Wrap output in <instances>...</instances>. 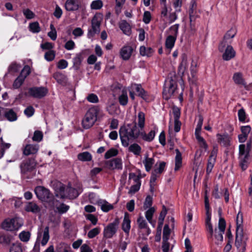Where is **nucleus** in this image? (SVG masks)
Wrapping results in <instances>:
<instances>
[{"label": "nucleus", "mask_w": 252, "mask_h": 252, "mask_svg": "<svg viewBox=\"0 0 252 252\" xmlns=\"http://www.w3.org/2000/svg\"><path fill=\"white\" fill-rule=\"evenodd\" d=\"M119 134L122 144L124 147H127L129 142L139 137L144 141L151 142L155 136L154 130H152L148 134H146L143 129H140L138 128L136 123L128 124L121 127L119 130Z\"/></svg>", "instance_id": "f257e3e1"}, {"label": "nucleus", "mask_w": 252, "mask_h": 252, "mask_svg": "<svg viewBox=\"0 0 252 252\" xmlns=\"http://www.w3.org/2000/svg\"><path fill=\"white\" fill-rule=\"evenodd\" d=\"M55 195L60 198H75L78 195L77 191L70 186H64L62 183L58 182L55 187Z\"/></svg>", "instance_id": "f03ea898"}, {"label": "nucleus", "mask_w": 252, "mask_h": 252, "mask_svg": "<svg viewBox=\"0 0 252 252\" xmlns=\"http://www.w3.org/2000/svg\"><path fill=\"white\" fill-rule=\"evenodd\" d=\"M99 111V108L96 106L91 107L87 111L82 121V125L84 128L88 129L94 124Z\"/></svg>", "instance_id": "7ed1b4c3"}, {"label": "nucleus", "mask_w": 252, "mask_h": 252, "mask_svg": "<svg viewBox=\"0 0 252 252\" xmlns=\"http://www.w3.org/2000/svg\"><path fill=\"white\" fill-rule=\"evenodd\" d=\"M23 224L22 220L19 218L7 219L2 223V227L7 231H14L17 230Z\"/></svg>", "instance_id": "20e7f679"}, {"label": "nucleus", "mask_w": 252, "mask_h": 252, "mask_svg": "<svg viewBox=\"0 0 252 252\" xmlns=\"http://www.w3.org/2000/svg\"><path fill=\"white\" fill-rule=\"evenodd\" d=\"M236 30L235 28L230 29L224 35L222 41L219 46V50L222 52L226 45H230L232 41V38L236 34Z\"/></svg>", "instance_id": "39448f33"}, {"label": "nucleus", "mask_w": 252, "mask_h": 252, "mask_svg": "<svg viewBox=\"0 0 252 252\" xmlns=\"http://www.w3.org/2000/svg\"><path fill=\"white\" fill-rule=\"evenodd\" d=\"M247 237L243 230H236L235 246L239 251H245Z\"/></svg>", "instance_id": "423d86ee"}, {"label": "nucleus", "mask_w": 252, "mask_h": 252, "mask_svg": "<svg viewBox=\"0 0 252 252\" xmlns=\"http://www.w3.org/2000/svg\"><path fill=\"white\" fill-rule=\"evenodd\" d=\"M119 224V221L118 219H115L113 222L107 225L104 229V237L107 239L112 238L117 231Z\"/></svg>", "instance_id": "0eeeda50"}, {"label": "nucleus", "mask_w": 252, "mask_h": 252, "mask_svg": "<svg viewBox=\"0 0 252 252\" xmlns=\"http://www.w3.org/2000/svg\"><path fill=\"white\" fill-rule=\"evenodd\" d=\"M176 88V84L173 80L166 82L163 91V97L166 99H169L174 94Z\"/></svg>", "instance_id": "6e6552de"}, {"label": "nucleus", "mask_w": 252, "mask_h": 252, "mask_svg": "<svg viewBox=\"0 0 252 252\" xmlns=\"http://www.w3.org/2000/svg\"><path fill=\"white\" fill-rule=\"evenodd\" d=\"M29 94L34 98H41L45 96L48 93V90L44 87H33L29 89Z\"/></svg>", "instance_id": "1a4fd4ad"}, {"label": "nucleus", "mask_w": 252, "mask_h": 252, "mask_svg": "<svg viewBox=\"0 0 252 252\" xmlns=\"http://www.w3.org/2000/svg\"><path fill=\"white\" fill-rule=\"evenodd\" d=\"M34 192L37 197L43 201H47L50 197L49 190L41 186L35 188Z\"/></svg>", "instance_id": "9d476101"}, {"label": "nucleus", "mask_w": 252, "mask_h": 252, "mask_svg": "<svg viewBox=\"0 0 252 252\" xmlns=\"http://www.w3.org/2000/svg\"><path fill=\"white\" fill-rule=\"evenodd\" d=\"M49 228L46 226L43 230L38 232L37 241L41 243L42 246H44L47 244L49 240Z\"/></svg>", "instance_id": "9b49d317"}, {"label": "nucleus", "mask_w": 252, "mask_h": 252, "mask_svg": "<svg viewBox=\"0 0 252 252\" xmlns=\"http://www.w3.org/2000/svg\"><path fill=\"white\" fill-rule=\"evenodd\" d=\"M222 52H224L222 56V59L226 61L231 60L234 58L236 55L235 50L230 45H226Z\"/></svg>", "instance_id": "f8f14e48"}, {"label": "nucleus", "mask_w": 252, "mask_h": 252, "mask_svg": "<svg viewBox=\"0 0 252 252\" xmlns=\"http://www.w3.org/2000/svg\"><path fill=\"white\" fill-rule=\"evenodd\" d=\"M100 20L99 17L95 15L92 21V31L90 30L88 33V36H93L95 33L100 31Z\"/></svg>", "instance_id": "ddd939ff"}, {"label": "nucleus", "mask_w": 252, "mask_h": 252, "mask_svg": "<svg viewBox=\"0 0 252 252\" xmlns=\"http://www.w3.org/2000/svg\"><path fill=\"white\" fill-rule=\"evenodd\" d=\"M106 167L110 170L115 169H122V160L119 158H115L112 160H108L105 162Z\"/></svg>", "instance_id": "4468645a"}, {"label": "nucleus", "mask_w": 252, "mask_h": 252, "mask_svg": "<svg viewBox=\"0 0 252 252\" xmlns=\"http://www.w3.org/2000/svg\"><path fill=\"white\" fill-rule=\"evenodd\" d=\"M80 7V2L79 0H66L64 4V7L68 11L77 10Z\"/></svg>", "instance_id": "2eb2a0df"}, {"label": "nucleus", "mask_w": 252, "mask_h": 252, "mask_svg": "<svg viewBox=\"0 0 252 252\" xmlns=\"http://www.w3.org/2000/svg\"><path fill=\"white\" fill-rule=\"evenodd\" d=\"M36 166V162L34 159H29L23 162L21 165L22 171L26 172L32 170Z\"/></svg>", "instance_id": "dca6fc26"}, {"label": "nucleus", "mask_w": 252, "mask_h": 252, "mask_svg": "<svg viewBox=\"0 0 252 252\" xmlns=\"http://www.w3.org/2000/svg\"><path fill=\"white\" fill-rule=\"evenodd\" d=\"M133 48L130 46L123 47L120 51V56L124 60H127L131 56Z\"/></svg>", "instance_id": "f3484780"}, {"label": "nucleus", "mask_w": 252, "mask_h": 252, "mask_svg": "<svg viewBox=\"0 0 252 252\" xmlns=\"http://www.w3.org/2000/svg\"><path fill=\"white\" fill-rule=\"evenodd\" d=\"M39 149V146L37 145L28 144L23 150V154L26 156L33 155L36 154Z\"/></svg>", "instance_id": "a211bd4d"}, {"label": "nucleus", "mask_w": 252, "mask_h": 252, "mask_svg": "<svg viewBox=\"0 0 252 252\" xmlns=\"http://www.w3.org/2000/svg\"><path fill=\"white\" fill-rule=\"evenodd\" d=\"M217 137L218 138V142L223 146H227L230 145L231 138L228 134H217Z\"/></svg>", "instance_id": "6ab92c4d"}, {"label": "nucleus", "mask_w": 252, "mask_h": 252, "mask_svg": "<svg viewBox=\"0 0 252 252\" xmlns=\"http://www.w3.org/2000/svg\"><path fill=\"white\" fill-rule=\"evenodd\" d=\"M241 129L242 134L239 135L238 138L239 142L243 143L246 140L248 134L251 131V128L249 126H243L241 127Z\"/></svg>", "instance_id": "aec40b11"}, {"label": "nucleus", "mask_w": 252, "mask_h": 252, "mask_svg": "<svg viewBox=\"0 0 252 252\" xmlns=\"http://www.w3.org/2000/svg\"><path fill=\"white\" fill-rule=\"evenodd\" d=\"M197 8V3L194 0H192L189 4V15L190 22L194 21L196 19L195 13Z\"/></svg>", "instance_id": "412c9836"}, {"label": "nucleus", "mask_w": 252, "mask_h": 252, "mask_svg": "<svg viewBox=\"0 0 252 252\" xmlns=\"http://www.w3.org/2000/svg\"><path fill=\"white\" fill-rule=\"evenodd\" d=\"M25 210L27 212H31L34 214H36L40 211V207L33 202H28L25 206Z\"/></svg>", "instance_id": "4be33fe9"}, {"label": "nucleus", "mask_w": 252, "mask_h": 252, "mask_svg": "<svg viewBox=\"0 0 252 252\" xmlns=\"http://www.w3.org/2000/svg\"><path fill=\"white\" fill-rule=\"evenodd\" d=\"M119 26L124 34L127 35H129L131 34L130 26L126 20L120 21L119 23Z\"/></svg>", "instance_id": "5701e85b"}, {"label": "nucleus", "mask_w": 252, "mask_h": 252, "mask_svg": "<svg viewBox=\"0 0 252 252\" xmlns=\"http://www.w3.org/2000/svg\"><path fill=\"white\" fill-rule=\"evenodd\" d=\"M130 89L132 90V91H135L138 93V96L143 99H145L146 96V93L140 85L132 84L130 87Z\"/></svg>", "instance_id": "b1692460"}, {"label": "nucleus", "mask_w": 252, "mask_h": 252, "mask_svg": "<svg viewBox=\"0 0 252 252\" xmlns=\"http://www.w3.org/2000/svg\"><path fill=\"white\" fill-rule=\"evenodd\" d=\"M130 228V220L128 214L125 213L124 220L122 223V229L126 233H128Z\"/></svg>", "instance_id": "393cba45"}, {"label": "nucleus", "mask_w": 252, "mask_h": 252, "mask_svg": "<svg viewBox=\"0 0 252 252\" xmlns=\"http://www.w3.org/2000/svg\"><path fill=\"white\" fill-rule=\"evenodd\" d=\"M176 157H175V171L178 170L182 166V157L181 152L178 149L175 150Z\"/></svg>", "instance_id": "a878e982"}, {"label": "nucleus", "mask_w": 252, "mask_h": 252, "mask_svg": "<svg viewBox=\"0 0 252 252\" xmlns=\"http://www.w3.org/2000/svg\"><path fill=\"white\" fill-rule=\"evenodd\" d=\"M155 212V209L154 207H150L145 212V217L147 220L152 224L153 226H155L156 224V221H153L152 218L154 213Z\"/></svg>", "instance_id": "bb28decb"}, {"label": "nucleus", "mask_w": 252, "mask_h": 252, "mask_svg": "<svg viewBox=\"0 0 252 252\" xmlns=\"http://www.w3.org/2000/svg\"><path fill=\"white\" fill-rule=\"evenodd\" d=\"M146 170L148 172L150 171L153 165L155 162V160L153 158H150L148 157V155H145V159L143 161Z\"/></svg>", "instance_id": "cd10ccee"}, {"label": "nucleus", "mask_w": 252, "mask_h": 252, "mask_svg": "<svg viewBox=\"0 0 252 252\" xmlns=\"http://www.w3.org/2000/svg\"><path fill=\"white\" fill-rule=\"evenodd\" d=\"M187 67V56L186 54L182 55V61L179 66V72L184 74Z\"/></svg>", "instance_id": "c85d7f7f"}, {"label": "nucleus", "mask_w": 252, "mask_h": 252, "mask_svg": "<svg viewBox=\"0 0 252 252\" xmlns=\"http://www.w3.org/2000/svg\"><path fill=\"white\" fill-rule=\"evenodd\" d=\"M78 159L82 161H90L92 159V155L88 152L79 153L77 155Z\"/></svg>", "instance_id": "c756f323"}, {"label": "nucleus", "mask_w": 252, "mask_h": 252, "mask_svg": "<svg viewBox=\"0 0 252 252\" xmlns=\"http://www.w3.org/2000/svg\"><path fill=\"white\" fill-rule=\"evenodd\" d=\"M56 250L57 252H71L70 246L64 243H61L58 245Z\"/></svg>", "instance_id": "7c9ffc66"}, {"label": "nucleus", "mask_w": 252, "mask_h": 252, "mask_svg": "<svg viewBox=\"0 0 252 252\" xmlns=\"http://www.w3.org/2000/svg\"><path fill=\"white\" fill-rule=\"evenodd\" d=\"M119 101L121 105L125 106L128 102V96L127 92L125 89L122 91L121 94L119 96Z\"/></svg>", "instance_id": "2f4dec72"}, {"label": "nucleus", "mask_w": 252, "mask_h": 252, "mask_svg": "<svg viewBox=\"0 0 252 252\" xmlns=\"http://www.w3.org/2000/svg\"><path fill=\"white\" fill-rule=\"evenodd\" d=\"M4 116L9 121H14L17 120L16 114L12 109H6L4 112Z\"/></svg>", "instance_id": "473e14b6"}, {"label": "nucleus", "mask_w": 252, "mask_h": 252, "mask_svg": "<svg viewBox=\"0 0 252 252\" xmlns=\"http://www.w3.org/2000/svg\"><path fill=\"white\" fill-rule=\"evenodd\" d=\"M243 214L241 212L239 211L236 217V230H243Z\"/></svg>", "instance_id": "72a5a7b5"}, {"label": "nucleus", "mask_w": 252, "mask_h": 252, "mask_svg": "<svg viewBox=\"0 0 252 252\" xmlns=\"http://www.w3.org/2000/svg\"><path fill=\"white\" fill-rule=\"evenodd\" d=\"M145 116L142 112H139L138 114V128L142 129L145 126Z\"/></svg>", "instance_id": "f704fd0d"}, {"label": "nucleus", "mask_w": 252, "mask_h": 252, "mask_svg": "<svg viewBox=\"0 0 252 252\" xmlns=\"http://www.w3.org/2000/svg\"><path fill=\"white\" fill-rule=\"evenodd\" d=\"M176 39V37L174 36L169 35L167 36L165 41V46L166 48L169 50V51L173 47Z\"/></svg>", "instance_id": "c9c22d12"}, {"label": "nucleus", "mask_w": 252, "mask_h": 252, "mask_svg": "<svg viewBox=\"0 0 252 252\" xmlns=\"http://www.w3.org/2000/svg\"><path fill=\"white\" fill-rule=\"evenodd\" d=\"M82 61V57L81 54H78L76 55V56L73 59V68L77 70L79 69L80 65L81 64V62Z\"/></svg>", "instance_id": "e433bc0d"}, {"label": "nucleus", "mask_w": 252, "mask_h": 252, "mask_svg": "<svg viewBox=\"0 0 252 252\" xmlns=\"http://www.w3.org/2000/svg\"><path fill=\"white\" fill-rule=\"evenodd\" d=\"M167 210L165 207V206H163V209L161 212L160 213L159 218H158V228L159 229V231H161V228L162 225L163 223V221L164 220V218L166 215Z\"/></svg>", "instance_id": "4c0bfd02"}, {"label": "nucleus", "mask_w": 252, "mask_h": 252, "mask_svg": "<svg viewBox=\"0 0 252 252\" xmlns=\"http://www.w3.org/2000/svg\"><path fill=\"white\" fill-rule=\"evenodd\" d=\"M239 158L240 165L243 170H245L247 168L249 163L250 156L242 157Z\"/></svg>", "instance_id": "58836bf2"}, {"label": "nucleus", "mask_w": 252, "mask_h": 252, "mask_svg": "<svg viewBox=\"0 0 252 252\" xmlns=\"http://www.w3.org/2000/svg\"><path fill=\"white\" fill-rule=\"evenodd\" d=\"M233 80L236 84H244V80L243 78L242 74L241 72L235 73L233 76Z\"/></svg>", "instance_id": "ea45409f"}, {"label": "nucleus", "mask_w": 252, "mask_h": 252, "mask_svg": "<svg viewBox=\"0 0 252 252\" xmlns=\"http://www.w3.org/2000/svg\"><path fill=\"white\" fill-rule=\"evenodd\" d=\"M128 150L136 155H139L141 153V148L137 144H133L129 147Z\"/></svg>", "instance_id": "a19ab883"}, {"label": "nucleus", "mask_w": 252, "mask_h": 252, "mask_svg": "<svg viewBox=\"0 0 252 252\" xmlns=\"http://www.w3.org/2000/svg\"><path fill=\"white\" fill-rule=\"evenodd\" d=\"M100 206L101 210L103 212H107L113 208V206L112 205L109 204V203L105 201H102V202H101L100 203Z\"/></svg>", "instance_id": "79ce46f5"}, {"label": "nucleus", "mask_w": 252, "mask_h": 252, "mask_svg": "<svg viewBox=\"0 0 252 252\" xmlns=\"http://www.w3.org/2000/svg\"><path fill=\"white\" fill-rule=\"evenodd\" d=\"M250 151L246 148L244 144H241L239 146V157H248Z\"/></svg>", "instance_id": "37998d69"}, {"label": "nucleus", "mask_w": 252, "mask_h": 252, "mask_svg": "<svg viewBox=\"0 0 252 252\" xmlns=\"http://www.w3.org/2000/svg\"><path fill=\"white\" fill-rule=\"evenodd\" d=\"M215 236L217 240L216 243L217 245H220L221 244L223 240V234L224 233V232L218 230L217 229H216L215 230Z\"/></svg>", "instance_id": "c03bdc74"}, {"label": "nucleus", "mask_w": 252, "mask_h": 252, "mask_svg": "<svg viewBox=\"0 0 252 252\" xmlns=\"http://www.w3.org/2000/svg\"><path fill=\"white\" fill-rule=\"evenodd\" d=\"M31 234L29 231H23L19 234L20 239L25 242H28L30 238Z\"/></svg>", "instance_id": "a18cd8bd"}, {"label": "nucleus", "mask_w": 252, "mask_h": 252, "mask_svg": "<svg viewBox=\"0 0 252 252\" xmlns=\"http://www.w3.org/2000/svg\"><path fill=\"white\" fill-rule=\"evenodd\" d=\"M25 79L24 76L20 75L14 82L13 87L16 89L19 88L23 83Z\"/></svg>", "instance_id": "49530a36"}, {"label": "nucleus", "mask_w": 252, "mask_h": 252, "mask_svg": "<svg viewBox=\"0 0 252 252\" xmlns=\"http://www.w3.org/2000/svg\"><path fill=\"white\" fill-rule=\"evenodd\" d=\"M153 52L151 48H146L145 46H141L140 48V53L142 56H150Z\"/></svg>", "instance_id": "de8ad7c7"}, {"label": "nucleus", "mask_w": 252, "mask_h": 252, "mask_svg": "<svg viewBox=\"0 0 252 252\" xmlns=\"http://www.w3.org/2000/svg\"><path fill=\"white\" fill-rule=\"evenodd\" d=\"M30 31L34 33H37L39 32L40 28L39 24L37 22L31 23L29 25Z\"/></svg>", "instance_id": "09e8293b"}, {"label": "nucleus", "mask_w": 252, "mask_h": 252, "mask_svg": "<svg viewBox=\"0 0 252 252\" xmlns=\"http://www.w3.org/2000/svg\"><path fill=\"white\" fill-rule=\"evenodd\" d=\"M53 77L57 80V81L60 84L63 82L66 79L65 76L60 72L55 73L54 74Z\"/></svg>", "instance_id": "8fccbe9b"}, {"label": "nucleus", "mask_w": 252, "mask_h": 252, "mask_svg": "<svg viewBox=\"0 0 252 252\" xmlns=\"http://www.w3.org/2000/svg\"><path fill=\"white\" fill-rule=\"evenodd\" d=\"M118 153V151L117 149L112 148L107 151L105 154V158L108 159L112 157L116 156Z\"/></svg>", "instance_id": "3c124183"}, {"label": "nucleus", "mask_w": 252, "mask_h": 252, "mask_svg": "<svg viewBox=\"0 0 252 252\" xmlns=\"http://www.w3.org/2000/svg\"><path fill=\"white\" fill-rule=\"evenodd\" d=\"M102 5L103 3L101 0H96L92 2L91 7L93 9H99L102 7Z\"/></svg>", "instance_id": "603ef678"}, {"label": "nucleus", "mask_w": 252, "mask_h": 252, "mask_svg": "<svg viewBox=\"0 0 252 252\" xmlns=\"http://www.w3.org/2000/svg\"><path fill=\"white\" fill-rule=\"evenodd\" d=\"M135 183L136 184L135 185L130 187V189L128 191L129 194H134L139 189L141 185L140 181L135 182Z\"/></svg>", "instance_id": "864d4df0"}, {"label": "nucleus", "mask_w": 252, "mask_h": 252, "mask_svg": "<svg viewBox=\"0 0 252 252\" xmlns=\"http://www.w3.org/2000/svg\"><path fill=\"white\" fill-rule=\"evenodd\" d=\"M12 239V237L9 235H0V242L1 243L9 244Z\"/></svg>", "instance_id": "5fc2aeb1"}, {"label": "nucleus", "mask_w": 252, "mask_h": 252, "mask_svg": "<svg viewBox=\"0 0 252 252\" xmlns=\"http://www.w3.org/2000/svg\"><path fill=\"white\" fill-rule=\"evenodd\" d=\"M188 80L190 85H195L197 81V73H190Z\"/></svg>", "instance_id": "6e6d98bb"}, {"label": "nucleus", "mask_w": 252, "mask_h": 252, "mask_svg": "<svg viewBox=\"0 0 252 252\" xmlns=\"http://www.w3.org/2000/svg\"><path fill=\"white\" fill-rule=\"evenodd\" d=\"M196 139L199 143L200 147L203 148L205 151H207L208 147L204 139L201 136H198V138Z\"/></svg>", "instance_id": "4d7b16f0"}, {"label": "nucleus", "mask_w": 252, "mask_h": 252, "mask_svg": "<svg viewBox=\"0 0 252 252\" xmlns=\"http://www.w3.org/2000/svg\"><path fill=\"white\" fill-rule=\"evenodd\" d=\"M43 138V134L40 131L36 130L34 132L33 136L32 138L33 141L39 142L42 140Z\"/></svg>", "instance_id": "13d9d810"}, {"label": "nucleus", "mask_w": 252, "mask_h": 252, "mask_svg": "<svg viewBox=\"0 0 252 252\" xmlns=\"http://www.w3.org/2000/svg\"><path fill=\"white\" fill-rule=\"evenodd\" d=\"M100 232V228L98 227H95L89 231L88 233V237L89 238H93Z\"/></svg>", "instance_id": "bf43d9fd"}, {"label": "nucleus", "mask_w": 252, "mask_h": 252, "mask_svg": "<svg viewBox=\"0 0 252 252\" xmlns=\"http://www.w3.org/2000/svg\"><path fill=\"white\" fill-rule=\"evenodd\" d=\"M55 57V53L53 50H49L44 55L45 59L48 61H51L53 60Z\"/></svg>", "instance_id": "052dcab7"}, {"label": "nucleus", "mask_w": 252, "mask_h": 252, "mask_svg": "<svg viewBox=\"0 0 252 252\" xmlns=\"http://www.w3.org/2000/svg\"><path fill=\"white\" fill-rule=\"evenodd\" d=\"M137 223L138 227L140 229H144L147 228V223L146 220L142 217H140L137 220Z\"/></svg>", "instance_id": "680f3d73"}, {"label": "nucleus", "mask_w": 252, "mask_h": 252, "mask_svg": "<svg viewBox=\"0 0 252 252\" xmlns=\"http://www.w3.org/2000/svg\"><path fill=\"white\" fill-rule=\"evenodd\" d=\"M170 234V229L168 224H165L163 228V239H169Z\"/></svg>", "instance_id": "e2e57ef3"}, {"label": "nucleus", "mask_w": 252, "mask_h": 252, "mask_svg": "<svg viewBox=\"0 0 252 252\" xmlns=\"http://www.w3.org/2000/svg\"><path fill=\"white\" fill-rule=\"evenodd\" d=\"M152 201L153 200L152 197L151 196L149 195L147 196L143 205L144 209L146 210L149 208H150V207H151V206L152 205Z\"/></svg>", "instance_id": "0e129e2a"}, {"label": "nucleus", "mask_w": 252, "mask_h": 252, "mask_svg": "<svg viewBox=\"0 0 252 252\" xmlns=\"http://www.w3.org/2000/svg\"><path fill=\"white\" fill-rule=\"evenodd\" d=\"M20 67L21 66L19 64L16 63H12L8 67V71L12 72H17Z\"/></svg>", "instance_id": "69168bd1"}, {"label": "nucleus", "mask_w": 252, "mask_h": 252, "mask_svg": "<svg viewBox=\"0 0 252 252\" xmlns=\"http://www.w3.org/2000/svg\"><path fill=\"white\" fill-rule=\"evenodd\" d=\"M69 209V206L63 203L61 204L59 207H57V209L59 213L63 214L66 212Z\"/></svg>", "instance_id": "338daca9"}, {"label": "nucleus", "mask_w": 252, "mask_h": 252, "mask_svg": "<svg viewBox=\"0 0 252 252\" xmlns=\"http://www.w3.org/2000/svg\"><path fill=\"white\" fill-rule=\"evenodd\" d=\"M10 252H22L21 244H14L10 249Z\"/></svg>", "instance_id": "774afa93"}]
</instances>
